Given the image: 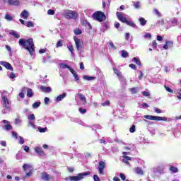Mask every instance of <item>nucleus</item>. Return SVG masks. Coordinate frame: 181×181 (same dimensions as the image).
I'll list each match as a JSON object with an SVG mask.
<instances>
[{
	"instance_id": "44",
	"label": "nucleus",
	"mask_w": 181,
	"mask_h": 181,
	"mask_svg": "<svg viewBox=\"0 0 181 181\" xmlns=\"http://www.w3.org/2000/svg\"><path fill=\"white\" fill-rule=\"evenodd\" d=\"M154 111H155V112H156V114H162V110H160L158 107H155Z\"/></svg>"
},
{
	"instance_id": "15",
	"label": "nucleus",
	"mask_w": 181,
	"mask_h": 181,
	"mask_svg": "<svg viewBox=\"0 0 181 181\" xmlns=\"http://www.w3.org/2000/svg\"><path fill=\"white\" fill-rule=\"evenodd\" d=\"M1 100L3 101V104L4 105V107H8V105H9V100H8V98L5 95H3L1 98Z\"/></svg>"
},
{
	"instance_id": "40",
	"label": "nucleus",
	"mask_w": 181,
	"mask_h": 181,
	"mask_svg": "<svg viewBox=\"0 0 181 181\" xmlns=\"http://www.w3.org/2000/svg\"><path fill=\"white\" fill-rule=\"evenodd\" d=\"M153 12L156 13V15H157V16H158L159 18H160V16H162V13H160V12H159L158 11V9L154 8L153 9Z\"/></svg>"
},
{
	"instance_id": "63",
	"label": "nucleus",
	"mask_w": 181,
	"mask_h": 181,
	"mask_svg": "<svg viewBox=\"0 0 181 181\" xmlns=\"http://www.w3.org/2000/svg\"><path fill=\"white\" fill-rule=\"evenodd\" d=\"M29 146H24V151H25V152H29Z\"/></svg>"
},
{
	"instance_id": "37",
	"label": "nucleus",
	"mask_w": 181,
	"mask_h": 181,
	"mask_svg": "<svg viewBox=\"0 0 181 181\" xmlns=\"http://www.w3.org/2000/svg\"><path fill=\"white\" fill-rule=\"evenodd\" d=\"M60 67L62 69H70V66L64 63L60 64Z\"/></svg>"
},
{
	"instance_id": "53",
	"label": "nucleus",
	"mask_w": 181,
	"mask_h": 181,
	"mask_svg": "<svg viewBox=\"0 0 181 181\" xmlns=\"http://www.w3.org/2000/svg\"><path fill=\"white\" fill-rule=\"evenodd\" d=\"M73 76H74L76 81H78V80H80V78L78 77V75H77L76 73L74 74Z\"/></svg>"
},
{
	"instance_id": "3",
	"label": "nucleus",
	"mask_w": 181,
	"mask_h": 181,
	"mask_svg": "<svg viewBox=\"0 0 181 181\" xmlns=\"http://www.w3.org/2000/svg\"><path fill=\"white\" fill-rule=\"evenodd\" d=\"M93 18L95 21H98V22H104L105 19H107V17L105 16V14L102 11H96L93 14Z\"/></svg>"
},
{
	"instance_id": "17",
	"label": "nucleus",
	"mask_w": 181,
	"mask_h": 181,
	"mask_svg": "<svg viewBox=\"0 0 181 181\" xmlns=\"http://www.w3.org/2000/svg\"><path fill=\"white\" fill-rule=\"evenodd\" d=\"M122 158H123L122 162L124 163H126V165H130L128 160H131V157L128 156H123Z\"/></svg>"
},
{
	"instance_id": "41",
	"label": "nucleus",
	"mask_w": 181,
	"mask_h": 181,
	"mask_svg": "<svg viewBox=\"0 0 181 181\" xmlns=\"http://www.w3.org/2000/svg\"><path fill=\"white\" fill-rule=\"evenodd\" d=\"M68 49H69V52H71V54H74V47H73V45L68 46Z\"/></svg>"
},
{
	"instance_id": "52",
	"label": "nucleus",
	"mask_w": 181,
	"mask_h": 181,
	"mask_svg": "<svg viewBox=\"0 0 181 181\" xmlns=\"http://www.w3.org/2000/svg\"><path fill=\"white\" fill-rule=\"evenodd\" d=\"M93 180H94V181H101V180H100V177H98V175H93Z\"/></svg>"
},
{
	"instance_id": "56",
	"label": "nucleus",
	"mask_w": 181,
	"mask_h": 181,
	"mask_svg": "<svg viewBox=\"0 0 181 181\" xmlns=\"http://www.w3.org/2000/svg\"><path fill=\"white\" fill-rule=\"evenodd\" d=\"M19 144L21 145H23V144H25V140L23 139V138H22V136H20Z\"/></svg>"
},
{
	"instance_id": "22",
	"label": "nucleus",
	"mask_w": 181,
	"mask_h": 181,
	"mask_svg": "<svg viewBox=\"0 0 181 181\" xmlns=\"http://www.w3.org/2000/svg\"><path fill=\"white\" fill-rule=\"evenodd\" d=\"M132 62H134V63H136V64H137V66H139V67H141V66H142L141 61L139 59H138V58H136V57H134L132 59Z\"/></svg>"
},
{
	"instance_id": "48",
	"label": "nucleus",
	"mask_w": 181,
	"mask_h": 181,
	"mask_svg": "<svg viewBox=\"0 0 181 181\" xmlns=\"http://www.w3.org/2000/svg\"><path fill=\"white\" fill-rule=\"evenodd\" d=\"M47 51V48H45V49H40L39 50V53L40 54H43V53H46V52Z\"/></svg>"
},
{
	"instance_id": "62",
	"label": "nucleus",
	"mask_w": 181,
	"mask_h": 181,
	"mask_svg": "<svg viewBox=\"0 0 181 181\" xmlns=\"http://www.w3.org/2000/svg\"><path fill=\"white\" fill-rule=\"evenodd\" d=\"M152 46L153 47H156V46H158V43L156 42V40L153 41Z\"/></svg>"
},
{
	"instance_id": "21",
	"label": "nucleus",
	"mask_w": 181,
	"mask_h": 181,
	"mask_svg": "<svg viewBox=\"0 0 181 181\" xmlns=\"http://www.w3.org/2000/svg\"><path fill=\"white\" fill-rule=\"evenodd\" d=\"M113 71L117 76V77H119V78H121V77H122V74H121V72H119V70H118L117 69L113 68Z\"/></svg>"
},
{
	"instance_id": "36",
	"label": "nucleus",
	"mask_w": 181,
	"mask_h": 181,
	"mask_svg": "<svg viewBox=\"0 0 181 181\" xmlns=\"http://www.w3.org/2000/svg\"><path fill=\"white\" fill-rule=\"evenodd\" d=\"M38 107H40V102H35L33 104V108H37Z\"/></svg>"
},
{
	"instance_id": "1",
	"label": "nucleus",
	"mask_w": 181,
	"mask_h": 181,
	"mask_svg": "<svg viewBox=\"0 0 181 181\" xmlns=\"http://www.w3.org/2000/svg\"><path fill=\"white\" fill-rule=\"evenodd\" d=\"M18 44L20 46H23L25 50H28L30 56H33L35 53V42H33V38H28V40L21 38Z\"/></svg>"
},
{
	"instance_id": "24",
	"label": "nucleus",
	"mask_w": 181,
	"mask_h": 181,
	"mask_svg": "<svg viewBox=\"0 0 181 181\" xmlns=\"http://www.w3.org/2000/svg\"><path fill=\"white\" fill-rule=\"evenodd\" d=\"M10 35H12V36L15 37L16 39H19V37H21V35H19V33H16V31H11L10 33Z\"/></svg>"
},
{
	"instance_id": "46",
	"label": "nucleus",
	"mask_w": 181,
	"mask_h": 181,
	"mask_svg": "<svg viewBox=\"0 0 181 181\" xmlns=\"http://www.w3.org/2000/svg\"><path fill=\"white\" fill-rule=\"evenodd\" d=\"M135 125H132L130 129H129V132L132 133V134H134V132H135Z\"/></svg>"
},
{
	"instance_id": "2",
	"label": "nucleus",
	"mask_w": 181,
	"mask_h": 181,
	"mask_svg": "<svg viewBox=\"0 0 181 181\" xmlns=\"http://www.w3.org/2000/svg\"><path fill=\"white\" fill-rule=\"evenodd\" d=\"M64 17L66 19L76 21L78 18V13L76 11L66 10L64 13Z\"/></svg>"
},
{
	"instance_id": "42",
	"label": "nucleus",
	"mask_w": 181,
	"mask_h": 181,
	"mask_svg": "<svg viewBox=\"0 0 181 181\" xmlns=\"http://www.w3.org/2000/svg\"><path fill=\"white\" fill-rule=\"evenodd\" d=\"M63 46V40H59L57 43V47H62Z\"/></svg>"
},
{
	"instance_id": "8",
	"label": "nucleus",
	"mask_w": 181,
	"mask_h": 181,
	"mask_svg": "<svg viewBox=\"0 0 181 181\" xmlns=\"http://www.w3.org/2000/svg\"><path fill=\"white\" fill-rule=\"evenodd\" d=\"M116 15L119 21H120V22H122V23H126V22L128 21L127 19V17L124 16V14L121 12L117 11Z\"/></svg>"
},
{
	"instance_id": "45",
	"label": "nucleus",
	"mask_w": 181,
	"mask_h": 181,
	"mask_svg": "<svg viewBox=\"0 0 181 181\" xmlns=\"http://www.w3.org/2000/svg\"><path fill=\"white\" fill-rule=\"evenodd\" d=\"M141 94L144 96V97H149L151 95V94L149 93V92L147 91H143L141 93Z\"/></svg>"
},
{
	"instance_id": "26",
	"label": "nucleus",
	"mask_w": 181,
	"mask_h": 181,
	"mask_svg": "<svg viewBox=\"0 0 181 181\" xmlns=\"http://www.w3.org/2000/svg\"><path fill=\"white\" fill-rule=\"evenodd\" d=\"M27 97L29 98H32L33 97V92L32 91V89L28 88L27 90Z\"/></svg>"
},
{
	"instance_id": "49",
	"label": "nucleus",
	"mask_w": 181,
	"mask_h": 181,
	"mask_svg": "<svg viewBox=\"0 0 181 181\" xmlns=\"http://www.w3.org/2000/svg\"><path fill=\"white\" fill-rule=\"evenodd\" d=\"M129 67H130V69H132V70H136V65L134 64H130L129 65Z\"/></svg>"
},
{
	"instance_id": "5",
	"label": "nucleus",
	"mask_w": 181,
	"mask_h": 181,
	"mask_svg": "<svg viewBox=\"0 0 181 181\" xmlns=\"http://www.w3.org/2000/svg\"><path fill=\"white\" fill-rule=\"evenodd\" d=\"M144 118H146V119H149L150 121H168V119L166 117H163L160 116L146 115L144 116Z\"/></svg>"
},
{
	"instance_id": "7",
	"label": "nucleus",
	"mask_w": 181,
	"mask_h": 181,
	"mask_svg": "<svg viewBox=\"0 0 181 181\" xmlns=\"http://www.w3.org/2000/svg\"><path fill=\"white\" fill-rule=\"evenodd\" d=\"M104 169H105V162L101 160L99 162V165H98L99 175H104Z\"/></svg>"
},
{
	"instance_id": "54",
	"label": "nucleus",
	"mask_w": 181,
	"mask_h": 181,
	"mask_svg": "<svg viewBox=\"0 0 181 181\" xmlns=\"http://www.w3.org/2000/svg\"><path fill=\"white\" fill-rule=\"evenodd\" d=\"M47 13L48 15H54V10L49 9Z\"/></svg>"
},
{
	"instance_id": "29",
	"label": "nucleus",
	"mask_w": 181,
	"mask_h": 181,
	"mask_svg": "<svg viewBox=\"0 0 181 181\" xmlns=\"http://www.w3.org/2000/svg\"><path fill=\"white\" fill-rule=\"evenodd\" d=\"M84 80H88V81H91V80H94L95 78L94 76H88L87 75L83 76Z\"/></svg>"
},
{
	"instance_id": "6",
	"label": "nucleus",
	"mask_w": 181,
	"mask_h": 181,
	"mask_svg": "<svg viewBox=\"0 0 181 181\" xmlns=\"http://www.w3.org/2000/svg\"><path fill=\"white\" fill-rule=\"evenodd\" d=\"M74 40L75 42L76 49L78 50L81 47H83V40L80 38H77V37H74Z\"/></svg>"
},
{
	"instance_id": "25",
	"label": "nucleus",
	"mask_w": 181,
	"mask_h": 181,
	"mask_svg": "<svg viewBox=\"0 0 181 181\" xmlns=\"http://www.w3.org/2000/svg\"><path fill=\"white\" fill-rule=\"evenodd\" d=\"M127 25H128L129 26H131L132 28H136V24L134 23V21H126Z\"/></svg>"
},
{
	"instance_id": "35",
	"label": "nucleus",
	"mask_w": 181,
	"mask_h": 181,
	"mask_svg": "<svg viewBox=\"0 0 181 181\" xmlns=\"http://www.w3.org/2000/svg\"><path fill=\"white\" fill-rule=\"evenodd\" d=\"M5 19H6V21H13V17L9 14H6Z\"/></svg>"
},
{
	"instance_id": "10",
	"label": "nucleus",
	"mask_w": 181,
	"mask_h": 181,
	"mask_svg": "<svg viewBox=\"0 0 181 181\" xmlns=\"http://www.w3.org/2000/svg\"><path fill=\"white\" fill-rule=\"evenodd\" d=\"M0 64H1V66H4V67H5L7 70L13 71V67H12V65L9 62H0Z\"/></svg>"
},
{
	"instance_id": "27",
	"label": "nucleus",
	"mask_w": 181,
	"mask_h": 181,
	"mask_svg": "<svg viewBox=\"0 0 181 181\" xmlns=\"http://www.w3.org/2000/svg\"><path fill=\"white\" fill-rule=\"evenodd\" d=\"M170 170L171 172H173V173H177L179 170L177 169V168H176L173 165H170Z\"/></svg>"
},
{
	"instance_id": "13",
	"label": "nucleus",
	"mask_w": 181,
	"mask_h": 181,
	"mask_svg": "<svg viewBox=\"0 0 181 181\" xmlns=\"http://www.w3.org/2000/svg\"><path fill=\"white\" fill-rule=\"evenodd\" d=\"M35 151L36 153H37V155H39L40 156H42L43 155H45V151H43V149H42V148L40 147H36Z\"/></svg>"
},
{
	"instance_id": "43",
	"label": "nucleus",
	"mask_w": 181,
	"mask_h": 181,
	"mask_svg": "<svg viewBox=\"0 0 181 181\" xmlns=\"http://www.w3.org/2000/svg\"><path fill=\"white\" fill-rule=\"evenodd\" d=\"M79 112H81V114H86L87 112V110L86 109H83V107H80L78 109Z\"/></svg>"
},
{
	"instance_id": "18",
	"label": "nucleus",
	"mask_w": 181,
	"mask_h": 181,
	"mask_svg": "<svg viewBox=\"0 0 181 181\" xmlns=\"http://www.w3.org/2000/svg\"><path fill=\"white\" fill-rule=\"evenodd\" d=\"M40 90L44 93H50L52 91V88H50V87H46L44 86H40Z\"/></svg>"
},
{
	"instance_id": "19",
	"label": "nucleus",
	"mask_w": 181,
	"mask_h": 181,
	"mask_svg": "<svg viewBox=\"0 0 181 181\" xmlns=\"http://www.w3.org/2000/svg\"><path fill=\"white\" fill-rule=\"evenodd\" d=\"M66 95H67L66 94V93H62V95H58V96L56 98L55 101H57V102L62 101V100H63V99L66 97Z\"/></svg>"
},
{
	"instance_id": "39",
	"label": "nucleus",
	"mask_w": 181,
	"mask_h": 181,
	"mask_svg": "<svg viewBox=\"0 0 181 181\" xmlns=\"http://www.w3.org/2000/svg\"><path fill=\"white\" fill-rule=\"evenodd\" d=\"M38 131H39L41 134H43L44 132H45L46 131H47V127H45V128L39 127V128H38Z\"/></svg>"
},
{
	"instance_id": "32",
	"label": "nucleus",
	"mask_w": 181,
	"mask_h": 181,
	"mask_svg": "<svg viewBox=\"0 0 181 181\" xmlns=\"http://www.w3.org/2000/svg\"><path fill=\"white\" fill-rule=\"evenodd\" d=\"M78 95L81 101H85V103H86V96H84V95H83L81 93H78Z\"/></svg>"
},
{
	"instance_id": "4",
	"label": "nucleus",
	"mask_w": 181,
	"mask_h": 181,
	"mask_svg": "<svg viewBox=\"0 0 181 181\" xmlns=\"http://www.w3.org/2000/svg\"><path fill=\"white\" fill-rule=\"evenodd\" d=\"M91 173L90 171L85 172L83 173H79L78 174V176H71L69 177V180L71 181H79L81 180V179H84L85 176H88V175H90Z\"/></svg>"
},
{
	"instance_id": "16",
	"label": "nucleus",
	"mask_w": 181,
	"mask_h": 181,
	"mask_svg": "<svg viewBox=\"0 0 181 181\" xmlns=\"http://www.w3.org/2000/svg\"><path fill=\"white\" fill-rule=\"evenodd\" d=\"M42 180H49L50 179V175L47 174L46 172H42V176H41Z\"/></svg>"
},
{
	"instance_id": "30",
	"label": "nucleus",
	"mask_w": 181,
	"mask_h": 181,
	"mask_svg": "<svg viewBox=\"0 0 181 181\" xmlns=\"http://www.w3.org/2000/svg\"><path fill=\"white\" fill-rule=\"evenodd\" d=\"M74 33L77 35H81V33H83V31L79 28H78L74 30Z\"/></svg>"
},
{
	"instance_id": "31",
	"label": "nucleus",
	"mask_w": 181,
	"mask_h": 181,
	"mask_svg": "<svg viewBox=\"0 0 181 181\" xmlns=\"http://www.w3.org/2000/svg\"><path fill=\"white\" fill-rule=\"evenodd\" d=\"M129 54L128 52L125 51L124 49L122 50V57H124V59L128 57Z\"/></svg>"
},
{
	"instance_id": "55",
	"label": "nucleus",
	"mask_w": 181,
	"mask_h": 181,
	"mask_svg": "<svg viewBox=\"0 0 181 181\" xmlns=\"http://www.w3.org/2000/svg\"><path fill=\"white\" fill-rule=\"evenodd\" d=\"M130 90L132 91V94H136V93H138V91H136V88H132Z\"/></svg>"
},
{
	"instance_id": "38",
	"label": "nucleus",
	"mask_w": 181,
	"mask_h": 181,
	"mask_svg": "<svg viewBox=\"0 0 181 181\" xmlns=\"http://www.w3.org/2000/svg\"><path fill=\"white\" fill-rule=\"evenodd\" d=\"M35 117L34 114H30L28 115V119H30V121H35Z\"/></svg>"
},
{
	"instance_id": "11",
	"label": "nucleus",
	"mask_w": 181,
	"mask_h": 181,
	"mask_svg": "<svg viewBox=\"0 0 181 181\" xmlns=\"http://www.w3.org/2000/svg\"><path fill=\"white\" fill-rule=\"evenodd\" d=\"M2 122L3 124H6L4 125V129H6V131H11V129H12V125H11L9 121L3 120Z\"/></svg>"
},
{
	"instance_id": "57",
	"label": "nucleus",
	"mask_w": 181,
	"mask_h": 181,
	"mask_svg": "<svg viewBox=\"0 0 181 181\" xmlns=\"http://www.w3.org/2000/svg\"><path fill=\"white\" fill-rule=\"evenodd\" d=\"M165 88L166 91H168V93H173V90H172L170 88H169L168 86H165Z\"/></svg>"
},
{
	"instance_id": "14",
	"label": "nucleus",
	"mask_w": 181,
	"mask_h": 181,
	"mask_svg": "<svg viewBox=\"0 0 181 181\" xmlns=\"http://www.w3.org/2000/svg\"><path fill=\"white\" fill-rule=\"evenodd\" d=\"M82 26H86V28H88V29L89 30L93 29L91 24L88 21H87V20L83 21Z\"/></svg>"
},
{
	"instance_id": "59",
	"label": "nucleus",
	"mask_w": 181,
	"mask_h": 181,
	"mask_svg": "<svg viewBox=\"0 0 181 181\" xmlns=\"http://www.w3.org/2000/svg\"><path fill=\"white\" fill-rule=\"evenodd\" d=\"M9 77L10 78H16V75L15 74V73L11 72Z\"/></svg>"
},
{
	"instance_id": "64",
	"label": "nucleus",
	"mask_w": 181,
	"mask_h": 181,
	"mask_svg": "<svg viewBox=\"0 0 181 181\" xmlns=\"http://www.w3.org/2000/svg\"><path fill=\"white\" fill-rule=\"evenodd\" d=\"M125 40H129V34L128 33H127L126 35H125Z\"/></svg>"
},
{
	"instance_id": "12",
	"label": "nucleus",
	"mask_w": 181,
	"mask_h": 181,
	"mask_svg": "<svg viewBox=\"0 0 181 181\" xmlns=\"http://www.w3.org/2000/svg\"><path fill=\"white\" fill-rule=\"evenodd\" d=\"M21 18H23V19H28L29 18V12L26 10H23L21 13Z\"/></svg>"
},
{
	"instance_id": "20",
	"label": "nucleus",
	"mask_w": 181,
	"mask_h": 181,
	"mask_svg": "<svg viewBox=\"0 0 181 181\" xmlns=\"http://www.w3.org/2000/svg\"><path fill=\"white\" fill-rule=\"evenodd\" d=\"M135 172L137 175H140L141 176L144 175V170H142V168L137 167L135 169Z\"/></svg>"
},
{
	"instance_id": "28",
	"label": "nucleus",
	"mask_w": 181,
	"mask_h": 181,
	"mask_svg": "<svg viewBox=\"0 0 181 181\" xmlns=\"http://www.w3.org/2000/svg\"><path fill=\"white\" fill-rule=\"evenodd\" d=\"M24 172H26L28 169H32V166L29 164H24L23 166Z\"/></svg>"
},
{
	"instance_id": "60",
	"label": "nucleus",
	"mask_w": 181,
	"mask_h": 181,
	"mask_svg": "<svg viewBox=\"0 0 181 181\" xmlns=\"http://www.w3.org/2000/svg\"><path fill=\"white\" fill-rule=\"evenodd\" d=\"M119 176H120V178L122 179V180H125L126 177H125V175H124V173H120Z\"/></svg>"
},
{
	"instance_id": "34",
	"label": "nucleus",
	"mask_w": 181,
	"mask_h": 181,
	"mask_svg": "<svg viewBox=\"0 0 181 181\" xmlns=\"http://www.w3.org/2000/svg\"><path fill=\"white\" fill-rule=\"evenodd\" d=\"M27 28H33L35 26V24H33V22L28 21L26 23Z\"/></svg>"
},
{
	"instance_id": "9",
	"label": "nucleus",
	"mask_w": 181,
	"mask_h": 181,
	"mask_svg": "<svg viewBox=\"0 0 181 181\" xmlns=\"http://www.w3.org/2000/svg\"><path fill=\"white\" fill-rule=\"evenodd\" d=\"M7 4L10 6H19L21 1L19 0H7Z\"/></svg>"
},
{
	"instance_id": "51",
	"label": "nucleus",
	"mask_w": 181,
	"mask_h": 181,
	"mask_svg": "<svg viewBox=\"0 0 181 181\" xmlns=\"http://www.w3.org/2000/svg\"><path fill=\"white\" fill-rule=\"evenodd\" d=\"M33 173V172L32 171V170H30L28 173H26L25 177H30V176H32Z\"/></svg>"
},
{
	"instance_id": "23",
	"label": "nucleus",
	"mask_w": 181,
	"mask_h": 181,
	"mask_svg": "<svg viewBox=\"0 0 181 181\" xmlns=\"http://www.w3.org/2000/svg\"><path fill=\"white\" fill-rule=\"evenodd\" d=\"M139 22L140 23V25H141V26H145V25H146V20H145L144 17H141L140 18H139Z\"/></svg>"
},
{
	"instance_id": "33",
	"label": "nucleus",
	"mask_w": 181,
	"mask_h": 181,
	"mask_svg": "<svg viewBox=\"0 0 181 181\" xmlns=\"http://www.w3.org/2000/svg\"><path fill=\"white\" fill-rule=\"evenodd\" d=\"M134 6L136 8V9H139L141 8V2L136 1L134 3Z\"/></svg>"
},
{
	"instance_id": "61",
	"label": "nucleus",
	"mask_w": 181,
	"mask_h": 181,
	"mask_svg": "<svg viewBox=\"0 0 181 181\" xmlns=\"http://www.w3.org/2000/svg\"><path fill=\"white\" fill-rule=\"evenodd\" d=\"M69 69V71L74 75L76 74V71H74V69H73V68L70 67L68 69Z\"/></svg>"
},
{
	"instance_id": "47",
	"label": "nucleus",
	"mask_w": 181,
	"mask_h": 181,
	"mask_svg": "<svg viewBox=\"0 0 181 181\" xmlns=\"http://www.w3.org/2000/svg\"><path fill=\"white\" fill-rule=\"evenodd\" d=\"M103 107L110 106V100H106L105 103H102Z\"/></svg>"
},
{
	"instance_id": "50",
	"label": "nucleus",
	"mask_w": 181,
	"mask_h": 181,
	"mask_svg": "<svg viewBox=\"0 0 181 181\" xmlns=\"http://www.w3.org/2000/svg\"><path fill=\"white\" fill-rule=\"evenodd\" d=\"M166 44L168 47H173V42L171 41H166Z\"/></svg>"
},
{
	"instance_id": "58",
	"label": "nucleus",
	"mask_w": 181,
	"mask_h": 181,
	"mask_svg": "<svg viewBox=\"0 0 181 181\" xmlns=\"http://www.w3.org/2000/svg\"><path fill=\"white\" fill-rule=\"evenodd\" d=\"M44 101H45V104L47 105H49V101H50V99H49V98L47 97H45Z\"/></svg>"
}]
</instances>
